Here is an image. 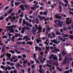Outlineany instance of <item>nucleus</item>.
Wrapping results in <instances>:
<instances>
[{
  "label": "nucleus",
  "instance_id": "4be33fe9",
  "mask_svg": "<svg viewBox=\"0 0 73 73\" xmlns=\"http://www.w3.org/2000/svg\"><path fill=\"white\" fill-rule=\"evenodd\" d=\"M53 64L55 65H56V66H58V62L56 63V62H54L53 63Z\"/></svg>",
  "mask_w": 73,
  "mask_h": 73
},
{
  "label": "nucleus",
  "instance_id": "09e8293b",
  "mask_svg": "<svg viewBox=\"0 0 73 73\" xmlns=\"http://www.w3.org/2000/svg\"><path fill=\"white\" fill-rule=\"evenodd\" d=\"M2 38H8V37L4 35L3 36Z\"/></svg>",
  "mask_w": 73,
  "mask_h": 73
},
{
  "label": "nucleus",
  "instance_id": "864d4df0",
  "mask_svg": "<svg viewBox=\"0 0 73 73\" xmlns=\"http://www.w3.org/2000/svg\"><path fill=\"white\" fill-rule=\"evenodd\" d=\"M30 70H31V68H29L28 69V72L29 73H31V72L30 71Z\"/></svg>",
  "mask_w": 73,
  "mask_h": 73
},
{
  "label": "nucleus",
  "instance_id": "4468645a",
  "mask_svg": "<svg viewBox=\"0 0 73 73\" xmlns=\"http://www.w3.org/2000/svg\"><path fill=\"white\" fill-rule=\"evenodd\" d=\"M51 35L53 36H51V38H55L56 37V35H55V33L52 32L51 33Z\"/></svg>",
  "mask_w": 73,
  "mask_h": 73
},
{
  "label": "nucleus",
  "instance_id": "338daca9",
  "mask_svg": "<svg viewBox=\"0 0 73 73\" xmlns=\"http://www.w3.org/2000/svg\"><path fill=\"white\" fill-rule=\"evenodd\" d=\"M18 61V59H15L14 61V62H17V61Z\"/></svg>",
  "mask_w": 73,
  "mask_h": 73
},
{
  "label": "nucleus",
  "instance_id": "f3484780",
  "mask_svg": "<svg viewBox=\"0 0 73 73\" xmlns=\"http://www.w3.org/2000/svg\"><path fill=\"white\" fill-rule=\"evenodd\" d=\"M15 20H16L15 17H13L12 18V19H11V21H12V23H13L14 21H15Z\"/></svg>",
  "mask_w": 73,
  "mask_h": 73
},
{
  "label": "nucleus",
  "instance_id": "1a4fd4ad",
  "mask_svg": "<svg viewBox=\"0 0 73 73\" xmlns=\"http://www.w3.org/2000/svg\"><path fill=\"white\" fill-rule=\"evenodd\" d=\"M27 16H28V15H27V14L25 15V17L27 20H29V22H30V23L31 22V21H32V19H28V17H27Z\"/></svg>",
  "mask_w": 73,
  "mask_h": 73
},
{
  "label": "nucleus",
  "instance_id": "423d86ee",
  "mask_svg": "<svg viewBox=\"0 0 73 73\" xmlns=\"http://www.w3.org/2000/svg\"><path fill=\"white\" fill-rule=\"evenodd\" d=\"M59 25L60 27H62V26H64V27H65L66 25L65 24V22H60L59 23Z\"/></svg>",
  "mask_w": 73,
  "mask_h": 73
},
{
  "label": "nucleus",
  "instance_id": "13d9d810",
  "mask_svg": "<svg viewBox=\"0 0 73 73\" xmlns=\"http://www.w3.org/2000/svg\"><path fill=\"white\" fill-rule=\"evenodd\" d=\"M33 56L34 58H35V60L36 59V54H33Z\"/></svg>",
  "mask_w": 73,
  "mask_h": 73
},
{
  "label": "nucleus",
  "instance_id": "6e6552de",
  "mask_svg": "<svg viewBox=\"0 0 73 73\" xmlns=\"http://www.w3.org/2000/svg\"><path fill=\"white\" fill-rule=\"evenodd\" d=\"M7 57H6L7 59V60H8L10 59L11 58V54L10 53L7 54Z\"/></svg>",
  "mask_w": 73,
  "mask_h": 73
},
{
  "label": "nucleus",
  "instance_id": "5701e85b",
  "mask_svg": "<svg viewBox=\"0 0 73 73\" xmlns=\"http://www.w3.org/2000/svg\"><path fill=\"white\" fill-rule=\"evenodd\" d=\"M27 44H29V45H32L33 44V42H31L28 41L27 42Z\"/></svg>",
  "mask_w": 73,
  "mask_h": 73
},
{
  "label": "nucleus",
  "instance_id": "c03bdc74",
  "mask_svg": "<svg viewBox=\"0 0 73 73\" xmlns=\"http://www.w3.org/2000/svg\"><path fill=\"white\" fill-rule=\"evenodd\" d=\"M71 7L70 6H69L68 7V8L69 9V11H72V9L71 8Z\"/></svg>",
  "mask_w": 73,
  "mask_h": 73
},
{
  "label": "nucleus",
  "instance_id": "f03ea898",
  "mask_svg": "<svg viewBox=\"0 0 73 73\" xmlns=\"http://www.w3.org/2000/svg\"><path fill=\"white\" fill-rule=\"evenodd\" d=\"M69 57V55H67L65 56L64 60L63 61V64H66L67 62L68 63V62L69 63V61H68Z\"/></svg>",
  "mask_w": 73,
  "mask_h": 73
},
{
  "label": "nucleus",
  "instance_id": "20e7f679",
  "mask_svg": "<svg viewBox=\"0 0 73 73\" xmlns=\"http://www.w3.org/2000/svg\"><path fill=\"white\" fill-rule=\"evenodd\" d=\"M26 38L25 41L26 42H27L28 40H31V38L29 37V36H25L23 38V40H25V39Z\"/></svg>",
  "mask_w": 73,
  "mask_h": 73
},
{
  "label": "nucleus",
  "instance_id": "2eb2a0df",
  "mask_svg": "<svg viewBox=\"0 0 73 73\" xmlns=\"http://www.w3.org/2000/svg\"><path fill=\"white\" fill-rule=\"evenodd\" d=\"M55 51H57V52H60V49L59 48H57L54 50H52V52H54Z\"/></svg>",
  "mask_w": 73,
  "mask_h": 73
},
{
  "label": "nucleus",
  "instance_id": "4d7b16f0",
  "mask_svg": "<svg viewBox=\"0 0 73 73\" xmlns=\"http://www.w3.org/2000/svg\"><path fill=\"white\" fill-rule=\"evenodd\" d=\"M54 23H55V24L57 23V21H58V22H59L58 21H57V20H54Z\"/></svg>",
  "mask_w": 73,
  "mask_h": 73
},
{
  "label": "nucleus",
  "instance_id": "a19ab883",
  "mask_svg": "<svg viewBox=\"0 0 73 73\" xmlns=\"http://www.w3.org/2000/svg\"><path fill=\"white\" fill-rule=\"evenodd\" d=\"M29 17L31 19H35V17L32 15H29Z\"/></svg>",
  "mask_w": 73,
  "mask_h": 73
},
{
  "label": "nucleus",
  "instance_id": "58836bf2",
  "mask_svg": "<svg viewBox=\"0 0 73 73\" xmlns=\"http://www.w3.org/2000/svg\"><path fill=\"white\" fill-rule=\"evenodd\" d=\"M35 61L36 62V63H37V64H40V62H39L38 60L36 59H35Z\"/></svg>",
  "mask_w": 73,
  "mask_h": 73
},
{
  "label": "nucleus",
  "instance_id": "3c124183",
  "mask_svg": "<svg viewBox=\"0 0 73 73\" xmlns=\"http://www.w3.org/2000/svg\"><path fill=\"white\" fill-rule=\"evenodd\" d=\"M66 3V4H68V1L66 0H63Z\"/></svg>",
  "mask_w": 73,
  "mask_h": 73
},
{
  "label": "nucleus",
  "instance_id": "a878e982",
  "mask_svg": "<svg viewBox=\"0 0 73 73\" xmlns=\"http://www.w3.org/2000/svg\"><path fill=\"white\" fill-rule=\"evenodd\" d=\"M42 56H39V61H40V62H42Z\"/></svg>",
  "mask_w": 73,
  "mask_h": 73
},
{
  "label": "nucleus",
  "instance_id": "7ed1b4c3",
  "mask_svg": "<svg viewBox=\"0 0 73 73\" xmlns=\"http://www.w3.org/2000/svg\"><path fill=\"white\" fill-rule=\"evenodd\" d=\"M35 27H36V28L38 29H39L37 33H39V34H40V33L42 31V27L40 26H39L38 27V26L37 25H35Z\"/></svg>",
  "mask_w": 73,
  "mask_h": 73
},
{
  "label": "nucleus",
  "instance_id": "5fc2aeb1",
  "mask_svg": "<svg viewBox=\"0 0 73 73\" xmlns=\"http://www.w3.org/2000/svg\"><path fill=\"white\" fill-rule=\"evenodd\" d=\"M69 37L70 38H71V39H72L73 38V35H70Z\"/></svg>",
  "mask_w": 73,
  "mask_h": 73
},
{
  "label": "nucleus",
  "instance_id": "e433bc0d",
  "mask_svg": "<svg viewBox=\"0 0 73 73\" xmlns=\"http://www.w3.org/2000/svg\"><path fill=\"white\" fill-rule=\"evenodd\" d=\"M1 68L2 69H3V70H5V67H4V66H3V65L1 66Z\"/></svg>",
  "mask_w": 73,
  "mask_h": 73
},
{
  "label": "nucleus",
  "instance_id": "7c9ffc66",
  "mask_svg": "<svg viewBox=\"0 0 73 73\" xmlns=\"http://www.w3.org/2000/svg\"><path fill=\"white\" fill-rule=\"evenodd\" d=\"M13 9H11L9 10V11H8V13L9 14L11 13H12V12L13 11Z\"/></svg>",
  "mask_w": 73,
  "mask_h": 73
},
{
  "label": "nucleus",
  "instance_id": "bb28decb",
  "mask_svg": "<svg viewBox=\"0 0 73 73\" xmlns=\"http://www.w3.org/2000/svg\"><path fill=\"white\" fill-rule=\"evenodd\" d=\"M20 33L17 34L15 35V36L16 37H20Z\"/></svg>",
  "mask_w": 73,
  "mask_h": 73
},
{
  "label": "nucleus",
  "instance_id": "de8ad7c7",
  "mask_svg": "<svg viewBox=\"0 0 73 73\" xmlns=\"http://www.w3.org/2000/svg\"><path fill=\"white\" fill-rule=\"evenodd\" d=\"M46 66L47 67H51V65H49V64H48V63L46 64Z\"/></svg>",
  "mask_w": 73,
  "mask_h": 73
},
{
  "label": "nucleus",
  "instance_id": "774afa93",
  "mask_svg": "<svg viewBox=\"0 0 73 73\" xmlns=\"http://www.w3.org/2000/svg\"><path fill=\"white\" fill-rule=\"evenodd\" d=\"M14 73H17V71L16 70V69L14 70L13 71Z\"/></svg>",
  "mask_w": 73,
  "mask_h": 73
},
{
  "label": "nucleus",
  "instance_id": "c9c22d12",
  "mask_svg": "<svg viewBox=\"0 0 73 73\" xmlns=\"http://www.w3.org/2000/svg\"><path fill=\"white\" fill-rule=\"evenodd\" d=\"M14 31H15V29H13L10 30V32H12V33H14Z\"/></svg>",
  "mask_w": 73,
  "mask_h": 73
},
{
  "label": "nucleus",
  "instance_id": "9b49d317",
  "mask_svg": "<svg viewBox=\"0 0 73 73\" xmlns=\"http://www.w3.org/2000/svg\"><path fill=\"white\" fill-rule=\"evenodd\" d=\"M25 7L26 8V10H29L31 8V6H27V5H25Z\"/></svg>",
  "mask_w": 73,
  "mask_h": 73
},
{
  "label": "nucleus",
  "instance_id": "393cba45",
  "mask_svg": "<svg viewBox=\"0 0 73 73\" xmlns=\"http://www.w3.org/2000/svg\"><path fill=\"white\" fill-rule=\"evenodd\" d=\"M1 52L2 53H5V48H2Z\"/></svg>",
  "mask_w": 73,
  "mask_h": 73
},
{
  "label": "nucleus",
  "instance_id": "680f3d73",
  "mask_svg": "<svg viewBox=\"0 0 73 73\" xmlns=\"http://www.w3.org/2000/svg\"><path fill=\"white\" fill-rule=\"evenodd\" d=\"M21 42H17V43H16V44H18V45H20L21 44Z\"/></svg>",
  "mask_w": 73,
  "mask_h": 73
},
{
  "label": "nucleus",
  "instance_id": "052dcab7",
  "mask_svg": "<svg viewBox=\"0 0 73 73\" xmlns=\"http://www.w3.org/2000/svg\"><path fill=\"white\" fill-rule=\"evenodd\" d=\"M48 14V13L46 12H44L43 13L44 15H46Z\"/></svg>",
  "mask_w": 73,
  "mask_h": 73
},
{
  "label": "nucleus",
  "instance_id": "79ce46f5",
  "mask_svg": "<svg viewBox=\"0 0 73 73\" xmlns=\"http://www.w3.org/2000/svg\"><path fill=\"white\" fill-rule=\"evenodd\" d=\"M58 38L60 40V41H62V38H61V36H58Z\"/></svg>",
  "mask_w": 73,
  "mask_h": 73
},
{
  "label": "nucleus",
  "instance_id": "4c0bfd02",
  "mask_svg": "<svg viewBox=\"0 0 73 73\" xmlns=\"http://www.w3.org/2000/svg\"><path fill=\"white\" fill-rule=\"evenodd\" d=\"M36 23H37V24H38L39 23V22L38 21H39V20H38V19H36L35 20Z\"/></svg>",
  "mask_w": 73,
  "mask_h": 73
},
{
  "label": "nucleus",
  "instance_id": "f8f14e48",
  "mask_svg": "<svg viewBox=\"0 0 73 73\" xmlns=\"http://www.w3.org/2000/svg\"><path fill=\"white\" fill-rule=\"evenodd\" d=\"M58 56L59 57V61H61V60L63 59V57L61 56V54H58Z\"/></svg>",
  "mask_w": 73,
  "mask_h": 73
},
{
  "label": "nucleus",
  "instance_id": "9d476101",
  "mask_svg": "<svg viewBox=\"0 0 73 73\" xmlns=\"http://www.w3.org/2000/svg\"><path fill=\"white\" fill-rule=\"evenodd\" d=\"M36 28L35 27H33V30H32V32L34 34V35H36Z\"/></svg>",
  "mask_w": 73,
  "mask_h": 73
},
{
  "label": "nucleus",
  "instance_id": "f257e3e1",
  "mask_svg": "<svg viewBox=\"0 0 73 73\" xmlns=\"http://www.w3.org/2000/svg\"><path fill=\"white\" fill-rule=\"evenodd\" d=\"M52 57H53V60H56V61H58V58L57 56H56V55H54L53 54H51L50 55V56L49 57V58L50 59H52Z\"/></svg>",
  "mask_w": 73,
  "mask_h": 73
},
{
  "label": "nucleus",
  "instance_id": "0e129e2a",
  "mask_svg": "<svg viewBox=\"0 0 73 73\" xmlns=\"http://www.w3.org/2000/svg\"><path fill=\"white\" fill-rule=\"evenodd\" d=\"M9 8V7L7 6L5 7V10H6V9H8V8Z\"/></svg>",
  "mask_w": 73,
  "mask_h": 73
},
{
  "label": "nucleus",
  "instance_id": "c756f323",
  "mask_svg": "<svg viewBox=\"0 0 73 73\" xmlns=\"http://www.w3.org/2000/svg\"><path fill=\"white\" fill-rule=\"evenodd\" d=\"M4 19V17H3V15L1 16L0 18V20H3Z\"/></svg>",
  "mask_w": 73,
  "mask_h": 73
},
{
  "label": "nucleus",
  "instance_id": "603ef678",
  "mask_svg": "<svg viewBox=\"0 0 73 73\" xmlns=\"http://www.w3.org/2000/svg\"><path fill=\"white\" fill-rule=\"evenodd\" d=\"M62 16H64V17H66V15L65 14H63V13H62Z\"/></svg>",
  "mask_w": 73,
  "mask_h": 73
},
{
  "label": "nucleus",
  "instance_id": "412c9836",
  "mask_svg": "<svg viewBox=\"0 0 73 73\" xmlns=\"http://www.w3.org/2000/svg\"><path fill=\"white\" fill-rule=\"evenodd\" d=\"M25 32V28L23 27L22 29V31L21 32V33H24Z\"/></svg>",
  "mask_w": 73,
  "mask_h": 73
},
{
  "label": "nucleus",
  "instance_id": "e2e57ef3",
  "mask_svg": "<svg viewBox=\"0 0 73 73\" xmlns=\"http://www.w3.org/2000/svg\"><path fill=\"white\" fill-rule=\"evenodd\" d=\"M31 64H33L35 63V62L33 60L31 61Z\"/></svg>",
  "mask_w": 73,
  "mask_h": 73
},
{
  "label": "nucleus",
  "instance_id": "a18cd8bd",
  "mask_svg": "<svg viewBox=\"0 0 73 73\" xmlns=\"http://www.w3.org/2000/svg\"><path fill=\"white\" fill-rule=\"evenodd\" d=\"M18 41H22L23 39L21 38H18Z\"/></svg>",
  "mask_w": 73,
  "mask_h": 73
},
{
  "label": "nucleus",
  "instance_id": "c85d7f7f",
  "mask_svg": "<svg viewBox=\"0 0 73 73\" xmlns=\"http://www.w3.org/2000/svg\"><path fill=\"white\" fill-rule=\"evenodd\" d=\"M24 28L25 29H27L28 30H30V28L28 27H26V26H25Z\"/></svg>",
  "mask_w": 73,
  "mask_h": 73
},
{
  "label": "nucleus",
  "instance_id": "bf43d9fd",
  "mask_svg": "<svg viewBox=\"0 0 73 73\" xmlns=\"http://www.w3.org/2000/svg\"><path fill=\"white\" fill-rule=\"evenodd\" d=\"M38 46H36L35 47V50H36V51H37V50H38Z\"/></svg>",
  "mask_w": 73,
  "mask_h": 73
},
{
  "label": "nucleus",
  "instance_id": "39448f33",
  "mask_svg": "<svg viewBox=\"0 0 73 73\" xmlns=\"http://www.w3.org/2000/svg\"><path fill=\"white\" fill-rule=\"evenodd\" d=\"M66 24H70V23L72 21H71V19L70 18H66Z\"/></svg>",
  "mask_w": 73,
  "mask_h": 73
},
{
  "label": "nucleus",
  "instance_id": "2f4dec72",
  "mask_svg": "<svg viewBox=\"0 0 73 73\" xmlns=\"http://www.w3.org/2000/svg\"><path fill=\"white\" fill-rule=\"evenodd\" d=\"M65 54H66V53H65L64 51H63L62 52V56H65Z\"/></svg>",
  "mask_w": 73,
  "mask_h": 73
},
{
  "label": "nucleus",
  "instance_id": "f704fd0d",
  "mask_svg": "<svg viewBox=\"0 0 73 73\" xmlns=\"http://www.w3.org/2000/svg\"><path fill=\"white\" fill-rule=\"evenodd\" d=\"M38 17L39 19L40 20H42V17H41L40 15H38Z\"/></svg>",
  "mask_w": 73,
  "mask_h": 73
},
{
  "label": "nucleus",
  "instance_id": "6ab92c4d",
  "mask_svg": "<svg viewBox=\"0 0 73 73\" xmlns=\"http://www.w3.org/2000/svg\"><path fill=\"white\" fill-rule=\"evenodd\" d=\"M38 38H39V37H36V43H38V44L39 43V42L40 41V40H38Z\"/></svg>",
  "mask_w": 73,
  "mask_h": 73
},
{
  "label": "nucleus",
  "instance_id": "a211bd4d",
  "mask_svg": "<svg viewBox=\"0 0 73 73\" xmlns=\"http://www.w3.org/2000/svg\"><path fill=\"white\" fill-rule=\"evenodd\" d=\"M51 41L52 42H54V43L55 44H57V43L58 42L57 41L55 40H51Z\"/></svg>",
  "mask_w": 73,
  "mask_h": 73
},
{
  "label": "nucleus",
  "instance_id": "b1692460",
  "mask_svg": "<svg viewBox=\"0 0 73 73\" xmlns=\"http://www.w3.org/2000/svg\"><path fill=\"white\" fill-rule=\"evenodd\" d=\"M56 35H61V33H59L58 31H56Z\"/></svg>",
  "mask_w": 73,
  "mask_h": 73
},
{
  "label": "nucleus",
  "instance_id": "cd10ccee",
  "mask_svg": "<svg viewBox=\"0 0 73 73\" xmlns=\"http://www.w3.org/2000/svg\"><path fill=\"white\" fill-rule=\"evenodd\" d=\"M9 52H10V53H15V51L13 50H10L9 51Z\"/></svg>",
  "mask_w": 73,
  "mask_h": 73
},
{
  "label": "nucleus",
  "instance_id": "aec40b11",
  "mask_svg": "<svg viewBox=\"0 0 73 73\" xmlns=\"http://www.w3.org/2000/svg\"><path fill=\"white\" fill-rule=\"evenodd\" d=\"M26 24V22H25V20L24 19L23 20V26H24Z\"/></svg>",
  "mask_w": 73,
  "mask_h": 73
},
{
  "label": "nucleus",
  "instance_id": "ea45409f",
  "mask_svg": "<svg viewBox=\"0 0 73 73\" xmlns=\"http://www.w3.org/2000/svg\"><path fill=\"white\" fill-rule=\"evenodd\" d=\"M20 4V3L19 2L18 3H17V2H15V5H19Z\"/></svg>",
  "mask_w": 73,
  "mask_h": 73
},
{
  "label": "nucleus",
  "instance_id": "473e14b6",
  "mask_svg": "<svg viewBox=\"0 0 73 73\" xmlns=\"http://www.w3.org/2000/svg\"><path fill=\"white\" fill-rule=\"evenodd\" d=\"M23 12H22L21 14V15H20V17H23V16H24V15H23Z\"/></svg>",
  "mask_w": 73,
  "mask_h": 73
},
{
  "label": "nucleus",
  "instance_id": "0eeeda50",
  "mask_svg": "<svg viewBox=\"0 0 73 73\" xmlns=\"http://www.w3.org/2000/svg\"><path fill=\"white\" fill-rule=\"evenodd\" d=\"M59 15H60L59 14H56V15H55V16L56 18L58 19H61L62 17L61 16H59Z\"/></svg>",
  "mask_w": 73,
  "mask_h": 73
},
{
  "label": "nucleus",
  "instance_id": "8fccbe9b",
  "mask_svg": "<svg viewBox=\"0 0 73 73\" xmlns=\"http://www.w3.org/2000/svg\"><path fill=\"white\" fill-rule=\"evenodd\" d=\"M70 72V71L69 70H68L64 72V73H69Z\"/></svg>",
  "mask_w": 73,
  "mask_h": 73
},
{
  "label": "nucleus",
  "instance_id": "ddd939ff",
  "mask_svg": "<svg viewBox=\"0 0 73 73\" xmlns=\"http://www.w3.org/2000/svg\"><path fill=\"white\" fill-rule=\"evenodd\" d=\"M13 47L14 48H20V46L19 45H14L13 46Z\"/></svg>",
  "mask_w": 73,
  "mask_h": 73
},
{
  "label": "nucleus",
  "instance_id": "72a5a7b5",
  "mask_svg": "<svg viewBox=\"0 0 73 73\" xmlns=\"http://www.w3.org/2000/svg\"><path fill=\"white\" fill-rule=\"evenodd\" d=\"M59 4H60V5H62V6H64V3H62V2H59Z\"/></svg>",
  "mask_w": 73,
  "mask_h": 73
},
{
  "label": "nucleus",
  "instance_id": "6e6d98bb",
  "mask_svg": "<svg viewBox=\"0 0 73 73\" xmlns=\"http://www.w3.org/2000/svg\"><path fill=\"white\" fill-rule=\"evenodd\" d=\"M51 62L52 61L51 60H48L47 61V62H48V63H49V64H51Z\"/></svg>",
  "mask_w": 73,
  "mask_h": 73
},
{
  "label": "nucleus",
  "instance_id": "49530a36",
  "mask_svg": "<svg viewBox=\"0 0 73 73\" xmlns=\"http://www.w3.org/2000/svg\"><path fill=\"white\" fill-rule=\"evenodd\" d=\"M22 20H23V19L21 18H20L19 23H21V21H22Z\"/></svg>",
  "mask_w": 73,
  "mask_h": 73
},
{
  "label": "nucleus",
  "instance_id": "dca6fc26",
  "mask_svg": "<svg viewBox=\"0 0 73 73\" xmlns=\"http://www.w3.org/2000/svg\"><path fill=\"white\" fill-rule=\"evenodd\" d=\"M20 8H21V9L22 11H24V10H25L24 7L23 5H22L20 6Z\"/></svg>",
  "mask_w": 73,
  "mask_h": 73
},
{
  "label": "nucleus",
  "instance_id": "69168bd1",
  "mask_svg": "<svg viewBox=\"0 0 73 73\" xmlns=\"http://www.w3.org/2000/svg\"><path fill=\"white\" fill-rule=\"evenodd\" d=\"M21 1L23 4H25V2L24 0H22Z\"/></svg>",
  "mask_w": 73,
  "mask_h": 73
},
{
  "label": "nucleus",
  "instance_id": "37998d69",
  "mask_svg": "<svg viewBox=\"0 0 73 73\" xmlns=\"http://www.w3.org/2000/svg\"><path fill=\"white\" fill-rule=\"evenodd\" d=\"M47 31L48 32L50 31V28L49 26H48L47 27Z\"/></svg>",
  "mask_w": 73,
  "mask_h": 73
}]
</instances>
